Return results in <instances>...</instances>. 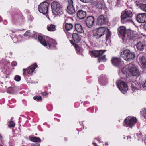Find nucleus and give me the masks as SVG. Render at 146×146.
Listing matches in <instances>:
<instances>
[{"instance_id": "nucleus-53", "label": "nucleus", "mask_w": 146, "mask_h": 146, "mask_svg": "<svg viewBox=\"0 0 146 146\" xmlns=\"http://www.w3.org/2000/svg\"><path fill=\"white\" fill-rule=\"evenodd\" d=\"M95 146H96V145H95Z\"/></svg>"}, {"instance_id": "nucleus-26", "label": "nucleus", "mask_w": 146, "mask_h": 146, "mask_svg": "<svg viewBox=\"0 0 146 146\" xmlns=\"http://www.w3.org/2000/svg\"><path fill=\"white\" fill-rule=\"evenodd\" d=\"M105 5L103 2L98 3L96 5V7L100 9H102L104 7Z\"/></svg>"}, {"instance_id": "nucleus-10", "label": "nucleus", "mask_w": 146, "mask_h": 146, "mask_svg": "<svg viewBox=\"0 0 146 146\" xmlns=\"http://www.w3.org/2000/svg\"><path fill=\"white\" fill-rule=\"evenodd\" d=\"M68 2L67 11L69 14H72L75 12V9L73 5V1L72 0H68Z\"/></svg>"}, {"instance_id": "nucleus-28", "label": "nucleus", "mask_w": 146, "mask_h": 146, "mask_svg": "<svg viewBox=\"0 0 146 146\" xmlns=\"http://www.w3.org/2000/svg\"><path fill=\"white\" fill-rule=\"evenodd\" d=\"M64 28L67 31H69L72 29L73 27V24H67L64 25Z\"/></svg>"}, {"instance_id": "nucleus-17", "label": "nucleus", "mask_w": 146, "mask_h": 146, "mask_svg": "<svg viewBox=\"0 0 146 146\" xmlns=\"http://www.w3.org/2000/svg\"><path fill=\"white\" fill-rule=\"evenodd\" d=\"M77 17L79 19H82L84 18L86 16V11L82 9L78 11L77 13Z\"/></svg>"}, {"instance_id": "nucleus-29", "label": "nucleus", "mask_w": 146, "mask_h": 146, "mask_svg": "<svg viewBox=\"0 0 146 146\" xmlns=\"http://www.w3.org/2000/svg\"><path fill=\"white\" fill-rule=\"evenodd\" d=\"M99 58L98 59V60L99 62H100L102 61L105 62L106 61V56L104 55L101 57H99Z\"/></svg>"}, {"instance_id": "nucleus-5", "label": "nucleus", "mask_w": 146, "mask_h": 146, "mask_svg": "<svg viewBox=\"0 0 146 146\" xmlns=\"http://www.w3.org/2000/svg\"><path fill=\"white\" fill-rule=\"evenodd\" d=\"M38 39L41 44L45 46H48L47 48H48L51 49L53 46V45H52L53 41L51 38H48L47 39L49 41L47 40V42L41 36H38Z\"/></svg>"}, {"instance_id": "nucleus-16", "label": "nucleus", "mask_w": 146, "mask_h": 146, "mask_svg": "<svg viewBox=\"0 0 146 146\" xmlns=\"http://www.w3.org/2000/svg\"><path fill=\"white\" fill-rule=\"evenodd\" d=\"M38 66L36 63H35L28 67L27 69H23V74L25 72V71L27 70V73L30 74L33 73L35 69Z\"/></svg>"}, {"instance_id": "nucleus-14", "label": "nucleus", "mask_w": 146, "mask_h": 146, "mask_svg": "<svg viewBox=\"0 0 146 146\" xmlns=\"http://www.w3.org/2000/svg\"><path fill=\"white\" fill-rule=\"evenodd\" d=\"M106 19L103 15H100L97 19L96 24L99 25H102L106 23Z\"/></svg>"}, {"instance_id": "nucleus-41", "label": "nucleus", "mask_w": 146, "mask_h": 146, "mask_svg": "<svg viewBox=\"0 0 146 146\" xmlns=\"http://www.w3.org/2000/svg\"><path fill=\"white\" fill-rule=\"evenodd\" d=\"M75 46L76 50L79 52L80 51V49L78 46L76 44H75Z\"/></svg>"}, {"instance_id": "nucleus-27", "label": "nucleus", "mask_w": 146, "mask_h": 146, "mask_svg": "<svg viewBox=\"0 0 146 146\" xmlns=\"http://www.w3.org/2000/svg\"><path fill=\"white\" fill-rule=\"evenodd\" d=\"M47 28L48 30L49 31H53L56 30V26L53 24H51Z\"/></svg>"}, {"instance_id": "nucleus-9", "label": "nucleus", "mask_w": 146, "mask_h": 146, "mask_svg": "<svg viewBox=\"0 0 146 146\" xmlns=\"http://www.w3.org/2000/svg\"><path fill=\"white\" fill-rule=\"evenodd\" d=\"M117 84L120 90L123 93L125 94L128 89L126 84L124 82L119 81Z\"/></svg>"}, {"instance_id": "nucleus-46", "label": "nucleus", "mask_w": 146, "mask_h": 146, "mask_svg": "<svg viewBox=\"0 0 146 146\" xmlns=\"http://www.w3.org/2000/svg\"><path fill=\"white\" fill-rule=\"evenodd\" d=\"M144 28L145 30L146 31V23L144 25Z\"/></svg>"}, {"instance_id": "nucleus-51", "label": "nucleus", "mask_w": 146, "mask_h": 146, "mask_svg": "<svg viewBox=\"0 0 146 146\" xmlns=\"http://www.w3.org/2000/svg\"><path fill=\"white\" fill-rule=\"evenodd\" d=\"M145 36H146V35H145Z\"/></svg>"}, {"instance_id": "nucleus-25", "label": "nucleus", "mask_w": 146, "mask_h": 146, "mask_svg": "<svg viewBox=\"0 0 146 146\" xmlns=\"http://www.w3.org/2000/svg\"><path fill=\"white\" fill-rule=\"evenodd\" d=\"M140 61L141 64L145 67H146V58L144 56H142L140 58Z\"/></svg>"}, {"instance_id": "nucleus-45", "label": "nucleus", "mask_w": 146, "mask_h": 146, "mask_svg": "<svg viewBox=\"0 0 146 146\" xmlns=\"http://www.w3.org/2000/svg\"><path fill=\"white\" fill-rule=\"evenodd\" d=\"M42 95L43 96H46L47 95V93L46 92H42Z\"/></svg>"}, {"instance_id": "nucleus-13", "label": "nucleus", "mask_w": 146, "mask_h": 146, "mask_svg": "<svg viewBox=\"0 0 146 146\" xmlns=\"http://www.w3.org/2000/svg\"><path fill=\"white\" fill-rule=\"evenodd\" d=\"M86 22L87 26L89 28H91L93 26L94 22V17L92 16L88 17Z\"/></svg>"}, {"instance_id": "nucleus-44", "label": "nucleus", "mask_w": 146, "mask_h": 146, "mask_svg": "<svg viewBox=\"0 0 146 146\" xmlns=\"http://www.w3.org/2000/svg\"><path fill=\"white\" fill-rule=\"evenodd\" d=\"M132 90L133 92H135L137 90L136 88L133 87V86L132 87Z\"/></svg>"}, {"instance_id": "nucleus-49", "label": "nucleus", "mask_w": 146, "mask_h": 146, "mask_svg": "<svg viewBox=\"0 0 146 146\" xmlns=\"http://www.w3.org/2000/svg\"><path fill=\"white\" fill-rule=\"evenodd\" d=\"M0 146H2V145H0Z\"/></svg>"}, {"instance_id": "nucleus-8", "label": "nucleus", "mask_w": 146, "mask_h": 146, "mask_svg": "<svg viewBox=\"0 0 146 146\" xmlns=\"http://www.w3.org/2000/svg\"><path fill=\"white\" fill-rule=\"evenodd\" d=\"M49 4L46 2L41 3L38 6V10L41 13L43 14L48 12Z\"/></svg>"}, {"instance_id": "nucleus-34", "label": "nucleus", "mask_w": 146, "mask_h": 146, "mask_svg": "<svg viewBox=\"0 0 146 146\" xmlns=\"http://www.w3.org/2000/svg\"><path fill=\"white\" fill-rule=\"evenodd\" d=\"M141 9L143 11L146 12V4H142L141 6Z\"/></svg>"}, {"instance_id": "nucleus-21", "label": "nucleus", "mask_w": 146, "mask_h": 146, "mask_svg": "<svg viewBox=\"0 0 146 146\" xmlns=\"http://www.w3.org/2000/svg\"><path fill=\"white\" fill-rule=\"evenodd\" d=\"M72 38L74 41L76 43L80 42L81 39V37L78 34L74 33L72 35Z\"/></svg>"}, {"instance_id": "nucleus-38", "label": "nucleus", "mask_w": 146, "mask_h": 146, "mask_svg": "<svg viewBox=\"0 0 146 146\" xmlns=\"http://www.w3.org/2000/svg\"><path fill=\"white\" fill-rule=\"evenodd\" d=\"M81 1L84 3L92 2L94 0H80Z\"/></svg>"}, {"instance_id": "nucleus-40", "label": "nucleus", "mask_w": 146, "mask_h": 146, "mask_svg": "<svg viewBox=\"0 0 146 146\" xmlns=\"http://www.w3.org/2000/svg\"><path fill=\"white\" fill-rule=\"evenodd\" d=\"M66 34L68 38H70L71 36V34L70 33L68 32L66 33Z\"/></svg>"}, {"instance_id": "nucleus-37", "label": "nucleus", "mask_w": 146, "mask_h": 146, "mask_svg": "<svg viewBox=\"0 0 146 146\" xmlns=\"http://www.w3.org/2000/svg\"><path fill=\"white\" fill-rule=\"evenodd\" d=\"M30 30H28L24 34V36H29L31 35L30 34Z\"/></svg>"}, {"instance_id": "nucleus-35", "label": "nucleus", "mask_w": 146, "mask_h": 146, "mask_svg": "<svg viewBox=\"0 0 146 146\" xmlns=\"http://www.w3.org/2000/svg\"><path fill=\"white\" fill-rule=\"evenodd\" d=\"M14 80L16 81H19L20 80L21 77L19 75H16L14 77Z\"/></svg>"}, {"instance_id": "nucleus-15", "label": "nucleus", "mask_w": 146, "mask_h": 146, "mask_svg": "<svg viewBox=\"0 0 146 146\" xmlns=\"http://www.w3.org/2000/svg\"><path fill=\"white\" fill-rule=\"evenodd\" d=\"M118 35L119 36L125 37L126 35V29L124 26H121L118 29Z\"/></svg>"}, {"instance_id": "nucleus-19", "label": "nucleus", "mask_w": 146, "mask_h": 146, "mask_svg": "<svg viewBox=\"0 0 146 146\" xmlns=\"http://www.w3.org/2000/svg\"><path fill=\"white\" fill-rule=\"evenodd\" d=\"M127 36L129 39H130L131 40H133V41H137L140 38V37L137 34H131L129 35V33H128Z\"/></svg>"}, {"instance_id": "nucleus-18", "label": "nucleus", "mask_w": 146, "mask_h": 146, "mask_svg": "<svg viewBox=\"0 0 146 146\" xmlns=\"http://www.w3.org/2000/svg\"><path fill=\"white\" fill-rule=\"evenodd\" d=\"M146 46V42L144 41L138 42L136 45L137 49L140 51L143 50Z\"/></svg>"}, {"instance_id": "nucleus-2", "label": "nucleus", "mask_w": 146, "mask_h": 146, "mask_svg": "<svg viewBox=\"0 0 146 146\" xmlns=\"http://www.w3.org/2000/svg\"><path fill=\"white\" fill-rule=\"evenodd\" d=\"M132 15V12L130 10H126L123 11L121 16V22L123 23L132 22L131 19Z\"/></svg>"}, {"instance_id": "nucleus-4", "label": "nucleus", "mask_w": 146, "mask_h": 146, "mask_svg": "<svg viewBox=\"0 0 146 146\" xmlns=\"http://www.w3.org/2000/svg\"><path fill=\"white\" fill-rule=\"evenodd\" d=\"M51 8L53 13L55 15L60 16L62 13L60 5L58 2H53L51 4Z\"/></svg>"}, {"instance_id": "nucleus-50", "label": "nucleus", "mask_w": 146, "mask_h": 146, "mask_svg": "<svg viewBox=\"0 0 146 146\" xmlns=\"http://www.w3.org/2000/svg\"><path fill=\"white\" fill-rule=\"evenodd\" d=\"M0 137H1V134H0Z\"/></svg>"}, {"instance_id": "nucleus-33", "label": "nucleus", "mask_w": 146, "mask_h": 146, "mask_svg": "<svg viewBox=\"0 0 146 146\" xmlns=\"http://www.w3.org/2000/svg\"><path fill=\"white\" fill-rule=\"evenodd\" d=\"M135 3L136 6L139 7L141 9V6L142 5L141 2H140L138 1H136Z\"/></svg>"}, {"instance_id": "nucleus-54", "label": "nucleus", "mask_w": 146, "mask_h": 146, "mask_svg": "<svg viewBox=\"0 0 146 146\" xmlns=\"http://www.w3.org/2000/svg\"><path fill=\"white\" fill-rule=\"evenodd\" d=\"M0 68H1V67H0Z\"/></svg>"}, {"instance_id": "nucleus-43", "label": "nucleus", "mask_w": 146, "mask_h": 146, "mask_svg": "<svg viewBox=\"0 0 146 146\" xmlns=\"http://www.w3.org/2000/svg\"><path fill=\"white\" fill-rule=\"evenodd\" d=\"M12 66H15L17 65V63L15 62H13L12 63Z\"/></svg>"}, {"instance_id": "nucleus-32", "label": "nucleus", "mask_w": 146, "mask_h": 146, "mask_svg": "<svg viewBox=\"0 0 146 146\" xmlns=\"http://www.w3.org/2000/svg\"><path fill=\"white\" fill-rule=\"evenodd\" d=\"M15 125L14 122L13 121H10L9 122L8 126L9 127H14Z\"/></svg>"}, {"instance_id": "nucleus-48", "label": "nucleus", "mask_w": 146, "mask_h": 146, "mask_svg": "<svg viewBox=\"0 0 146 146\" xmlns=\"http://www.w3.org/2000/svg\"><path fill=\"white\" fill-rule=\"evenodd\" d=\"M141 132H140V133H139V135H141Z\"/></svg>"}, {"instance_id": "nucleus-22", "label": "nucleus", "mask_w": 146, "mask_h": 146, "mask_svg": "<svg viewBox=\"0 0 146 146\" xmlns=\"http://www.w3.org/2000/svg\"><path fill=\"white\" fill-rule=\"evenodd\" d=\"M73 19L71 17H65L63 25L73 24Z\"/></svg>"}, {"instance_id": "nucleus-42", "label": "nucleus", "mask_w": 146, "mask_h": 146, "mask_svg": "<svg viewBox=\"0 0 146 146\" xmlns=\"http://www.w3.org/2000/svg\"><path fill=\"white\" fill-rule=\"evenodd\" d=\"M31 146H40V144L38 143H33L31 144Z\"/></svg>"}, {"instance_id": "nucleus-1", "label": "nucleus", "mask_w": 146, "mask_h": 146, "mask_svg": "<svg viewBox=\"0 0 146 146\" xmlns=\"http://www.w3.org/2000/svg\"><path fill=\"white\" fill-rule=\"evenodd\" d=\"M122 72L127 77L130 75L138 76L140 74V72L137 67L132 63H129L127 68L125 67L123 68Z\"/></svg>"}, {"instance_id": "nucleus-24", "label": "nucleus", "mask_w": 146, "mask_h": 146, "mask_svg": "<svg viewBox=\"0 0 146 146\" xmlns=\"http://www.w3.org/2000/svg\"><path fill=\"white\" fill-rule=\"evenodd\" d=\"M29 138L30 140L33 142H39L40 143L41 142V140L39 137L29 136Z\"/></svg>"}, {"instance_id": "nucleus-36", "label": "nucleus", "mask_w": 146, "mask_h": 146, "mask_svg": "<svg viewBox=\"0 0 146 146\" xmlns=\"http://www.w3.org/2000/svg\"><path fill=\"white\" fill-rule=\"evenodd\" d=\"M33 99L34 100H35L37 99V100H42V98L41 96H34L33 97Z\"/></svg>"}, {"instance_id": "nucleus-23", "label": "nucleus", "mask_w": 146, "mask_h": 146, "mask_svg": "<svg viewBox=\"0 0 146 146\" xmlns=\"http://www.w3.org/2000/svg\"><path fill=\"white\" fill-rule=\"evenodd\" d=\"M75 28L76 30L80 33H82L84 31L82 26L79 24H75Z\"/></svg>"}, {"instance_id": "nucleus-30", "label": "nucleus", "mask_w": 146, "mask_h": 146, "mask_svg": "<svg viewBox=\"0 0 146 146\" xmlns=\"http://www.w3.org/2000/svg\"><path fill=\"white\" fill-rule=\"evenodd\" d=\"M108 30L107 31H105V33H106V39L107 40L108 38H109L111 36V32L110 31L109 29L108 28Z\"/></svg>"}, {"instance_id": "nucleus-39", "label": "nucleus", "mask_w": 146, "mask_h": 146, "mask_svg": "<svg viewBox=\"0 0 146 146\" xmlns=\"http://www.w3.org/2000/svg\"><path fill=\"white\" fill-rule=\"evenodd\" d=\"M143 115L146 118V109H144V110L142 111Z\"/></svg>"}, {"instance_id": "nucleus-47", "label": "nucleus", "mask_w": 146, "mask_h": 146, "mask_svg": "<svg viewBox=\"0 0 146 146\" xmlns=\"http://www.w3.org/2000/svg\"><path fill=\"white\" fill-rule=\"evenodd\" d=\"M105 145H108V143H107V142H106V143H105Z\"/></svg>"}, {"instance_id": "nucleus-12", "label": "nucleus", "mask_w": 146, "mask_h": 146, "mask_svg": "<svg viewBox=\"0 0 146 146\" xmlns=\"http://www.w3.org/2000/svg\"><path fill=\"white\" fill-rule=\"evenodd\" d=\"M136 19L139 23H143L146 22V14H139L136 16Z\"/></svg>"}, {"instance_id": "nucleus-52", "label": "nucleus", "mask_w": 146, "mask_h": 146, "mask_svg": "<svg viewBox=\"0 0 146 146\" xmlns=\"http://www.w3.org/2000/svg\"><path fill=\"white\" fill-rule=\"evenodd\" d=\"M95 146H96V145H95Z\"/></svg>"}, {"instance_id": "nucleus-11", "label": "nucleus", "mask_w": 146, "mask_h": 146, "mask_svg": "<svg viewBox=\"0 0 146 146\" xmlns=\"http://www.w3.org/2000/svg\"><path fill=\"white\" fill-rule=\"evenodd\" d=\"M105 51V50L103 51L102 50H94L91 51L90 54L92 57H100L103 54Z\"/></svg>"}, {"instance_id": "nucleus-31", "label": "nucleus", "mask_w": 146, "mask_h": 146, "mask_svg": "<svg viewBox=\"0 0 146 146\" xmlns=\"http://www.w3.org/2000/svg\"><path fill=\"white\" fill-rule=\"evenodd\" d=\"M7 92L9 93L13 94L14 92L13 88L11 87H9L7 89Z\"/></svg>"}, {"instance_id": "nucleus-20", "label": "nucleus", "mask_w": 146, "mask_h": 146, "mask_svg": "<svg viewBox=\"0 0 146 146\" xmlns=\"http://www.w3.org/2000/svg\"><path fill=\"white\" fill-rule=\"evenodd\" d=\"M112 64L114 66L118 67L119 66L121 63V60L117 57H113L111 60Z\"/></svg>"}, {"instance_id": "nucleus-7", "label": "nucleus", "mask_w": 146, "mask_h": 146, "mask_svg": "<svg viewBox=\"0 0 146 146\" xmlns=\"http://www.w3.org/2000/svg\"><path fill=\"white\" fill-rule=\"evenodd\" d=\"M108 28L106 27H101L97 28L96 29V31L94 33L93 36H96V38L101 37L105 33V31H108Z\"/></svg>"}, {"instance_id": "nucleus-6", "label": "nucleus", "mask_w": 146, "mask_h": 146, "mask_svg": "<svg viewBox=\"0 0 146 146\" xmlns=\"http://www.w3.org/2000/svg\"><path fill=\"white\" fill-rule=\"evenodd\" d=\"M137 121V119L135 117H128L124 121V126L131 127L133 126Z\"/></svg>"}, {"instance_id": "nucleus-3", "label": "nucleus", "mask_w": 146, "mask_h": 146, "mask_svg": "<svg viewBox=\"0 0 146 146\" xmlns=\"http://www.w3.org/2000/svg\"><path fill=\"white\" fill-rule=\"evenodd\" d=\"M120 56L126 61H130L134 59L135 55L133 52L126 49L121 52Z\"/></svg>"}]
</instances>
